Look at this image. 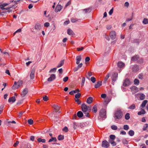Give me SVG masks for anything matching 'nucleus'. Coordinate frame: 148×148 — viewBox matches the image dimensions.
Instances as JSON below:
<instances>
[{"label": "nucleus", "instance_id": "obj_1", "mask_svg": "<svg viewBox=\"0 0 148 148\" xmlns=\"http://www.w3.org/2000/svg\"><path fill=\"white\" fill-rule=\"evenodd\" d=\"M99 116L98 119L100 121L104 120L106 118V110L104 109H102L99 112Z\"/></svg>", "mask_w": 148, "mask_h": 148}, {"label": "nucleus", "instance_id": "obj_2", "mask_svg": "<svg viewBox=\"0 0 148 148\" xmlns=\"http://www.w3.org/2000/svg\"><path fill=\"white\" fill-rule=\"evenodd\" d=\"M123 116V112L120 109H117L116 111L114 114V118L115 119H120Z\"/></svg>", "mask_w": 148, "mask_h": 148}, {"label": "nucleus", "instance_id": "obj_3", "mask_svg": "<svg viewBox=\"0 0 148 148\" xmlns=\"http://www.w3.org/2000/svg\"><path fill=\"white\" fill-rule=\"evenodd\" d=\"M81 108L84 114H85V116H86L89 117L90 116V115L89 112L88 111V107L85 104H82L81 106Z\"/></svg>", "mask_w": 148, "mask_h": 148}, {"label": "nucleus", "instance_id": "obj_4", "mask_svg": "<svg viewBox=\"0 0 148 148\" xmlns=\"http://www.w3.org/2000/svg\"><path fill=\"white\" fill-rule=\"evenodd\" d=\"M23 84V82L21 81H19L17 83L16 82H15L14 84L12 86V88L13 89H16L19 87Z\"/></svg>", "mask_w": 148, "mask_h": 148}, {"label": "nucleus", "instance_id": "obj_5", "mask_svg": "<svg viewBox=\"0 0 148 148\" xmlns=\"http://www.w3.org/2000/svg\"><path fill=\"white\" fill-rule=\"evenodd\" d=\"M34 28L36 32L40 31L41 29V27L40 24L38 23H36L35 24Z\"/></svg>", "mask_w": 148, "mask_h": 148}, {"label": "nucleus", "instance_id": "obj_6", "mask_svg": "<svg viewBox=\"0 0 148 148\" xmlns=\"http://www.w3.org/2000/svg\"><path fill=\"white\" fill-rule=\"evenodd\" d=\"M110 145L108 142L106 140H104L102 141V146L103 147L107 148Z\"/></svg>", "mask_w": 148, "mask_h": 148}, {"label": "nucleus", "instance_id": "obj_7", "mask_svg": "<svg viewBox=\"0 0 148 148\" xmlns=\"http://www.w3.org/2000/svg\"><path fill=\"white\" fill-rule=\"evenodd\" d=\"M132 71L134 72H136L139 70V66L136 64L133 66L132 67Z\"/></svg>", "mask_w": 148, "mask_h": 148}, {"label": "nucleus", "instance_id": "obj_8", "mask_svg": "<svg viewBox=\"0 0 148 148\" xmlns=\"http://www.w3.org/2000/svg\"><path fill=\"white\" fill-rule=\"evenodd\" d=\"M35 69H32L30 73V77L31 79H33L35 77Z\"/></svg>", "mask_w": 148, "mask_h": 148}, {"label": "nucleus", "instance_id": "obj_9", "mask_svg": "<svg viewBox=\"0 0 148 148\" xmlns=\"http://www.w3.org/2000/svg\"><path fill=\"white\" fill-rule=\"evenodd\" d=\"M130 83V80L128 78H126L124 81L123 85L125 86H128Z\"/></svg>", "mask_w": 148, "mask_h": 148}, {"label": "nucleus", "instance_id": "obj_10", "mask_svg": "<svg viewBox=\"0 0 148 148\" xmlns=\"http://www.w3.org/2000/svg\"><path fill=\"white\" fill-rule=\"evenodd\" d=\"M28 92L27 88L24 89L21 93V96L22 97H24L27 94Z\"/></svg>", "mask_w": 148, "mask_h": 148}, {"label": "nucleus", "instance_id": "obj_11", "mask_svg": "<svg viewBox=\"0 0 148 148\" xmlns=\"http://www.w3.org/2000/svg\"><path fill=\"white\" fill-rule=\"evenodd\" d=\"M110 36L111 38L112 39H115L116 35V33L114 31H112L110 33Z\"/></svg>", "mask_w": 148, "mask_h": 148}, {"label": "nucleus", "instance_id": "obj_12", "mask_svg": "<svg viewBox=\"0 0 148 148\" xmlns=\"http://www.w3.org/2000/svg\"><path fill=\"white\" fill-rule=\"evenodd\" d=\"M118 73H115L112 75L111 78L113 81H115L116 80L118 77Z\"/></svg>", "mask_w": 148, "mask_h": 148}, {"label": "nucleus", "instance_id": "obj_13", "mask_svg": "<svg viewBox=\"0 0 148 148\" xmlns=\"http://www.w3.org/2000/svg\"><path fill=\"white\" fill-rule=\"evenodd\" d=\"M55 78V74H51V75L50 77L47 80L49 82L52 81Z\"/></svg>", "mask_w": 148, "mask_h": 148}, {"label": "nucleus", "instance_id": "obj_14", "mask_svg": "<svg viewBox=\"0 0 148 148\" xmlns=\"http://www.w3.org/2000/svg\"><path fill=\"white\" fill-rule=\"evenodd\" d=\"M62 6L60 5H58L56 7L55 9V11L56 12H58L60 11L62 8Z\"/></svg>", "mask_w": 148, "mask_h": 148}, {"label": "nucleus", "instance_id": "obj_15", "mask_svg": "<svg viewBox=\"0 0 148 148\" xmlns=\"http://www.w3.org/2000/svg\"><path fill=\"white\" fill-rule=\"evenodd\" d=\"M147 102L148 101L147 100H144L142 102V103L140 106V108L143 109V108L146 105L147 103Z\"/></svg>", "mask_w": 148, "mask_h": 148}, {"label": "nucleus", "instance_id": "obj_16", "mask_svg": "<svg viewBox=\"0 0 148 148\" xmlns=\"http://www.w3.org/2000/svg\"><path fill=\"white\" fill-rule=\"evenodd\" d=\"M53 107L54 108L56 112H58L59 110L60 107L57 105H54L53 106Z\"/></svg>", "mask_w": 148, "mask_h": 148}, {"label": "nucleus", "instance_id": "obj_17", "mask_svg": "<svg viewBox=\"0 0 148 148\" xmlns=\"http://www.w3.org/2000/svg\"><path fill=\"white\" fill-rule=\"evenodd\" d=\"M64 60H61L58 65L57 66V68L60 67L62 66L64 63Z\"/></svg>", "mask_w": 148, "mask_h": 148}, {"label": "nucleus", "instance_id": "obj_18", "mask_svg": "<svg viewBox=\"0 0 148 148\" xmlns=\"http://www.w3.org/2000/svg\"><path fill=\"white\" fill-rule=\"evenodd\" d=\"M139 58V56L138 55H136L132 58L131 60L133 61H136Z\"/></svg>", "mask_w": 148, "mask_h": 148}, {"label": "nucleus", "instance_id": "obj_19", "mask_svg": "<svg viewBox=\"0 0 148 148\" xmlns=\"http://www.w3.org/2000/svg\"><path fill=\"white\" fill-rule=\"evenodd\" d=\"M79 91V89L78 88H77L75 90H72L70 92H69V94L71 95H73L74 93H78Z\"/></svg>", "mask_w": 148, "mask_h": 148}, {"label": "nucleus", "instance_id": "obj_20", "mask_svg": "<svg viewBox=\"0 0 148 148\" xmlns=\"http://www.w3.org/2000/svg\"><path fill=\"white\" fill-rule=\"evenodd\" d=\"M67 33L68 34L70 35H75V33L71 29H68Z\"/></svg>", "mask_w": 148, "mask_h": 148}, {"label": "nucleus", "instance_id": "obj_21", "mask_svg": "<svg viewBox=\"0 0 148 148\" xmlns=\"http://www.w3.org/2000/svg\"><path fill=\"white\" fill-rule=\"evenodd\" d=\"M82 58L81 56H78L76 57V64H79V63L80 61L81 60Z\"/></svg>", "mask_w": 148, "mask_h": 148}, {"label": "nucleus", "instance_id": "obj_22", "mask_svg": "<svg viewBox=\"0 0 148 148\" xmlns=\"http://www.w3.org/2000/svg\"><path fill=\"white\" fill-rule=\"evenodd\" d=\"M124 65V64L121 62H119L117 63L118 66L120 68L123 67Z\"/></svg>", "mask_w": 148, "mask_h": 148}, {"label": "nucleus", "instance_id": "obj_23", "mask_svg": "<svg viewBox=\"0 0 148 148\" xmlns=\"http://www.w3.org/2000/svg\"><path fill=\"white\" fill-rule=\"evenodd\" d=\"M102 85V82L101 81H98L97 84H95V87L96 88H97L101 86Z\"/></svg>", "mask_w": 148, "mask_h": 148}, {"label": "nucleus", "instance_id": "obj_24", "mask_svg": "<svg viewBox=\"0 0 148 148\" xmlns=\"http://www.w3.org/2000/svg\"><path fill=\"white\" fill-rule=\"evenodd\" d=\"M16 101V98L15 97H12L9 98L8 99V102L14 103Z\"/></svg>", "mask_w": 148, "mask_h": 148}, {"label": "nucleus", "instance_id": "obj_25", "mask_svg": "<svg viewBox=\"0 0 148 148\" xmlns=\"http://www.w3.org/2000/svg\"><path fill=\"white\" fill-rule=\"evenodd\" d=\"M92 98L91 97H89L87 99L86 102L88 104H90L92 102Z\"/></svg>", "mask_w": 148, "mask_h": 148}, {"label": "nucleus", "instance_id": "obj_26", "mask_svg": "<svg viewBox=\"0 0 148 148\" xmlns=\"http://www.w3.org/2000/svg\"><path fill=\"white\" fill-rule=\"evenodd\" d=\"M77 115L79 117L81 118L83 116V114L82 112L79 111L77 112Z\"/></svg>", "mask_w": 148, "mask_h": 148}, {"label": "nucleus", "instance_id": "obj_27", "mask_svg": "<svg viewBox=\"0 0 148 148\" xmlns=\"http://www.w3.org/2000/svg\"><path fill=\"white\" fill-rule=\"evenodd\" d=\"M141 110L140 111H139L138 113V115H141L142 114H144L145 113V111L143 109H141Z\"/></svg>", "mask_w": 148, "mask_h": 148}, {"label": "nucleus", "instance_id": "obj_28", "mask_svg": "<svg viewBox=\"0 0 148 148\" xmlns=\"http://www.w3.org/2000/svg\"><path fill=\"white\" fill-rule=\"evenodd\" d=\"M37 140L39 143L42 142L43 143H45L46 142L45 139H42L40 138H38V139Z\"/></svg>", "mask_w": 148, "mask_h": 148}, {"label": "nucleus", "instance_id": "obj_29", "mask_svg": "<svg viewBox=\"0 0 148 148\" xmlns=\"http://www.w3.org/2000/svg\"><path fill=\"white\" fill-rule=\"evenodd\" d=\"M97 105H95L93 107L92 109V111L93 112L95 113H96L97 112Z\"/></svg>", "mask_w": 148, "mask_h": 148}, {"label": "nucleus", "instance_id": "obj_30", "mask_svg": "<svg viewBox=\"0 0 148 148\" xmlns=\"http://www.w3.org/2000/svg\"><path fill=\"white\" fill-rule=\"evenodd\" d=\"M139 98L141 100H143L145 98V95L143 94H140Z\"/></svg>", "mask_w": 148, "mask_h": 148}, {"label": "nucleus", "instance_id": "obj_31", "mask_svg": "<svg viewBox=\"0 0 148 148\" xmlns=\"http://www.w3.org/2000/svg\"><path fill=\"white\" fill-rule=\"evenodd\" d=\"M57 140L56 137H52L48 141V142L49 143H50L53 141H54L56 142L57 141Z\"/></svg>", "mask_w": 148, "mask_h": 148}, {"label": "nucleus", "instance_id": "obj_32", "mask_svg": "<svg viewBox=\"0 0 148 148\" xmlns=\"http://www.w3.org/2000/svg\"><path fill=\"white\" fill-rule=\"evenodd\" d=\"M131 90L132 91L135 90V91H137L138 89L137 87L136 86H133L130 88Z\"/></svg>", "mask_w": 148, "mask_h": 148}, {"label": "nucleus", "instance_id": "obj_33", "mask_svg": "<svg viewBox=\"0 0 148 148\" xmlns=\"http://www.w3.org/2000/svg\"><path fill=\"white\" fill-rule=\"evenodd\" d=\"M130 118V113H127L125 115V118L126 120H128Z\"/></svg>", "mask_w": 148, "mask_h": 148}, {"label": "nucleus", "instance_id": "obj_34", "mask_svg": "<svg viewBox=\"0 0 148 148\" xmlns=\"http://www.w3.org/2000/svg\"><path fill=\"white\" fill-rule=\"evenodd\" d=\"M143 23L145 24H148V19L145 18L143 21Z\"/></svg>", "mask_w": 148, "mask_h": 148}, {"label": "nucleus", "instance_id": "obj_35", "mask_svg": "<svg viewBox=\"0 0 148 148\" xmlns=\"http://www.w3.org/2000/svg\"><path fill=\"white\" fill-rule=\"evenodd\" d=\"M110 77V76L109 75V74H108L105 77L104 81H103V83H106V82L107 81L108 79Z\"/></svg>", "mask_w": 148, "mask_h": 148}, {"label": "nucleus", "instance_id": "obj_36", "mask_svg": "<svg viewBox=\"0 0 148 148\" xmlns=\"http://www.w3.org/2000/svg\"><path fill=\"white\" fill-rule=\"evenodd\" d=\"M83 10L86 13L88 12L89 13L90 12H91V9L90 8H88L87 9H84Z\"/></svg>", "mask_w": 148, "mask_h": 148}, {"label": "nucleus", "instance_id": "obj_37", "mask_svg": "<svg viewBox=\"0 0 148 148\" xmlns=\"http://www.w3.org/2000/svg\"><path fill=\"white\" fill-rule=\"evenodd\" d=\"M12 6L7 8H6L5 9V12H10L12 11V10L11 9V8H12Z\"/></svg>", "mask_w": 148, "mask_h": 148}, {"label": "nucleus", "instance_id": "obj_38", "mask_svg": "<svg viewBox=\"0 0 148 148\" xmlns=\"http://www.w3.org/2000/svg\"><path fill=\"white\" fill-rule=\"evenodd\" d=\"M134 132L132 130H130L128 132L129 134L131 136H133L134 134Z\"/></svg>", "mask_w": 148, "mask_h": 148}, {"label": "nucleus", "instance_id": "obj_39", "mask_svg": "<svg viewBox=\"0 0 148 148\" xmlns=\"http://www.w3.org/2000/svg\"><path fill=\"white\" fill-rule=\"evenodd\" d=\"M135 108V106L134 104H133L130 106L128 107V109L131 110H133Z\"/></svg>", "mask_w": 148, "mask_h": 148}, {"label": "nucleus", "instance_id": "obj_40", "mask_svg": "<svg viewBox=\"0 0 148 148\" xmlns=\"http://www.w3.org/2000/svg\"><path fill=\"white\" fill-rule=\"evenodd\" d=\"M64 139V136L62 135H60L58 137V139L60 140H62Z\"/></svg>", "mask_w": 148, "mask_h": 148}, {"label": "nucleus", "instance_id": "obj_41", "mask_svg": "<svg viewBox=\"0 0 148 148\" xmlns=\"http://www.w3.org/2000/svg\"><path fill=\"white\" fill-rule=\"evenodd\" d=\"M134 82L135 84L137 85L139 84V80L138 79H136L134 80Z\"/></svg>", "mask_w": 148, "mask_h": 148}, {"label": "nucleus", "instance_id": "obj_42", "mask_svg": "<svg viewBox=\"0 0 148 148\" xmlns=\"http://www.w3.org/2000/svg\"><path fill=\"white\" fill-rule=\"evenodd\" d=\"M78 19L77 18H72L71 19V21L72 22L75 23L78 21Z\"/></svg>", "mask_w": 148, "mask_h": 148}, {"label": "nucleus", "instance_id": "obj_43", "mask_svg": "<svg viewBox=\"0 0 148 148\" xmlns=\"http://www.w3.org/2000/svg\"><path fill=\"white\" fill-rule=\"evenodd\" d=\"M27 122L29 124L32 125L33 123V121L32 119H29L27 121Z\"/></svg>", "mask_w": 148, "mask_h": 148}, {"label": "nucleus", "instance_id": "obj_44", "mask_svg": "<svg viewBox=\"0 0 148 148\" xmlns=\"http://www.w3.org/2000/svg\"><path fill=\"white\" fill-rule=\"evenodd\" d=\"M43 99L45 101H47L48 99L49 98L48 97H47V96L45 95L44 96H43L42 97Z\"/></svg>", "mask_w": 148, "mask_h": 148}, {"label": "nucleus", "instance_id": "obj_45", "mask_svg": "<svg viewBox=\"0 0 148 148\" xmlns=\"http://www.w3.org/2000/svg\"><path fill=\"white\" fill-rule=\"evenodd\" d=\"M81 94L80 93H78L77 94H75V97L76 99H78L81 96Z\"/></svg>", "mask_w": 148, "mask_h": 148}, {"label": "nucleus", "instance_id": "obj_46", "mask_svg": "<svg viewBox=\"0 0 148 148\" xmlns=\"http://www.w3.org/2000/svg\"><path fill=\"white\" fill-rule=\"evenodd\" d=\"M111 128L112 130H116L117 129V127L114 125H113L112 126H111Z\"/></svg>", "mask_w": 148, "mask_h": 148}, {"label": "nucleus", "instance_id": "obj_47", "mask_svg": "<svg viewBox=\"0 0 148 148\" xmlns=\"http://www.w3.org/2000/svg\"><path fill=\"white\" fill-rule=\"evenodd\" d=\"M110 139L114 140L116 138V136L114 135H111L110 136Z\"/></svg>", "mask_w": 148, "mask_h": 148}, {"label": "nucleus", "instance_id": "obj_48", "mask_svg": "<svg viewBox=\"0 0 148 148\" xmlns=\"http://www.w3.org/2000/svg\"><path fill=\"white\" fill-rule=\"evenodd\" d=\"M62 131L65 132H67L68 131V128L67 127L65 126L62 129Z\"/></svg>", "mask_w": 148, "mask_h": 148}, {"label": "nucleus", "instance_id": "obj_49", "mask_svg": "<svg viewBox=\"0 0 148 148\" xmlns=\"http://www.w3.org/2000/svg\"><path fill=\"white\" fill-rule=\"evenodd\" d=\"M90 80L92 82L94 83L96 81V78L93 77H91L90 78Z\"/></svg>", "mask_w": 148, "mask_h": 148}, {"label": "nucleus", "instance_id": "obj_50", "mask_svg": "<svg viewBox=\"0 0 148 148\" xmlns=\"http://www.w3.org/2000/svg\"><path fill=\"white\" fill-rule=\"evenodd\" d=\"M77 123L75 122H74L73 123V128H74V129H76V128H77Z\"/></svg>", "mask_w": 148, "mask_h": 148}, {"label": "nucleus", "instance_id": "obj_51", "mask_svg": "<svg viewBox=\"0 0 148 148\" xmlns=\"http://www.w3.org/2000/svg\"><path fill=\"white\" fill-rule=\"evenodd\" d=\"M123 129L125 130H127L129 129V126L127 125H125L123 126Z\"/></svg>", "mask_w": 148, "mask_h": 148}, {"label": "nucleus", "instance_id": "obj_52", "mask_svg": "<svg viewBox=\"0 0 148 148\" xmlns=\"http://www.w3.org/2000/svg\"><path fill=\"white\" fill-rule=\"evenodd\" d=\"M148 127V124H146L143 126V130H147V127Z\"/></svg>", "mask_w": 148, "mask_h": 148}, {"label": "nucleus", "instance_id": "obj_53", "mask_svg": "<svg viewBox=\"0 0 148 148\" xmlns=\"http://www.w3.org/2000/svg\"><path fill=\"white\" fill-rule=\"evenodd\" d=\"M123 144H127L128 143V141H127L126 139H124L123 140Z\"/></svg>", "mask_w": 148, "mask_h": 148}, {"label": "nucleus", "instance_id": "obj_54", "mask_svg": "<svg viewBox=\"0 0 148 148\" xmlns=\"http://www.w3.org/2000/svg\"><path fill=\"white\" fill-rule=\"evenodd\" d=\"M85 81V78L84 77H83L82 78V82L81 83L82 86H84V82Z\"/></svg>", "mask_w": 148, "mask_h": 148}, {"label": "nucleus", "instance_id": "obj_55", "mask_svg": "<svg viewBox=\"0 0 148 148\" xmlns=\"http://www.w3.org/2000/svg\"><path fill=\"white\" fill-rule=\"evenodd\" d=\"M56 68H54L51 69L50 71H49L50 73H51L52 72H55L56 71Z\"/></svg>", "mask_w": 148, "mask_h": 148}, {"label": "nucleus", "instance_id": "obj_56", "mask_svg": "<svg viewBox=\"0 0 148 148\" xmlns=\"http://www.w3.org/2000/svg\"><path fill=\"white\" fill-rule=\"evenodd\" d=\"M68 79H69V77L67 76H66V77H64V78L63 79V81L65 82H66L67 81Z\"/></svg>", "mask_w": 148, "mask_h": 148}, {"label": "nucleus", "instance_id": "obj_57", "mask_svg": "<svg viewBox=\"0 0 148 148\" xmlns=\"http://www.w3.org/2000/svg\"><path fill=\"white\" fill-rule=\"evenodd\" d=\"M49 23L48 22L45 23L44 24V26L46 27H48L49 26Z\"/></svg>", "mask_w": 148, "mask_h": 148}, {"label": "nucleus", "instance_id": "obj_58", "mask_svg": "<svg viewBox=\"0 0 148 148\" xmlns=\"http://www.w3.org/2000/svg\"><path fill=\"white\" fill-rule=\"evenodd\" d=\"M19 143V142L18 141H17L13 145L14 147H16Z\"/></svg>", "mask_w": 148, "mask_h": 148}, {"label": "nucleus", "instance_id": "obj_59", "mask_svg": "<svg viewBox=\"0 0 148 148\" xmlns=\"http://www.w3.org/2000/svg\"><path fill=\"white\" fill-rule=\"evenodd\" d=\"M0 8L2 10H5L6 8H4V6H3V4L0 5Z\"/></svg>", "mask_w": 148, "mask_h": 148}, {"label": "nucleus", "instance_id": "obj_60", "mask_svg": "<svg viewBox=\"0 0 148 148\" xmlns=\"http://www.w3.org/2000/svg\"><path fill=\"white\" fill-rule=\"evenodd\" d=\"M113 11V8H112L111 9L109 12V14L110 15H111L112 14Z\"/></svg>", "mask_w": 148, "mask_h": 148}, {"label": "nucleus", "instance_id": "obj_61", "mask_svg": "<svg viewBox=\"0 0 148 148\" xmlns=\"http://www.w3.org/2000/svg\"><path fill=\"white\" fill-rule=\"evenodd\" d=\"M84 49V47H82L80 48H77V49L78 51H81L83 50Z\"/></svg>", "mask_w": 148, "mask_h": 148}, {"label": "nucleus", "instance_id": "obj_62", "mask_svg": "<svg viewBox=\"0 0 148 148\" xmlns=\"http://www.w3.org/2000/svg\"><path fill=\"white\" fill-rule=\"evenodd\" d=\"M106 97V95L105 94H102L101 95V97L103 98H105Z\"/></svg>", "mask_w": 148, "mask_h": 148}, {"label": "nucleus", "instance_id": "obj_63", "mask_svg": "<svg viewBox=\"0 0 148 148\" xmlns=\"http://www.w3.org/2000/svg\"><path fill=\"white\" fill-rule=\"evenodd\" d=\"M30 140L33 141L34 140V136H32L30 137Z\"/></svg>", "mask_w": 148, "mask_h": 148}, {"label": "nucleus", "instance_id": "obj_64", "mask_svg": "<svg viewBox=\"0 0 148 148\" xmlns=\"http://www.w3.org/2000/svg\"><path fill=\"white\" fill-rule=\"evenodd\" d=\"M112 27V26L111 25H108L106 26V28L108 29H110Z\"/></svg>", "mask_w": 148, "mask_h": 148}]
</instances>
